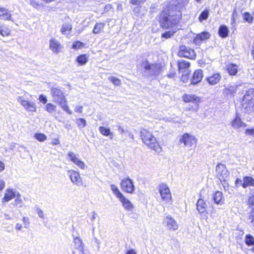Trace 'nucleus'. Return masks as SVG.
I'll use <instances>...</instances> for the list:
<instances>
[{"mask_svg":"<svg viewBox=\"0 0 254 254\" xmlns=\"http://www.w3.org/2000/svg\"><path fill=\"white\" fill-rule=\"evenodd\" d=\"M181 5L180 4H170L167 9L160 14L159 21L161 27L168 28L177 24L181 19Z\"/></svg>","mask_w":254,"mask_h":254,"instance_id":"obj_1","label":"nucleus"},{"mask_svg":"<svg viewBox=\"0 0 254 254\" xmlns=\"http://www.w3.org/2000/svg\"><path fill=\"white\" fill-rule=\"evenodd\" d=\"M50 95L53 99V102L57 104L60 107L69 115L72 114V111L69 109L67 102L61 88L59 86H51L50 87Z\"/></svg>","mask_w":254,"mask_h":254,"instance_id":"obj_2","label":"nucleus"},{"mask_svg":"<svg viewBox=\"0 0 254 254\" xmlns=\"http://www.w3.org/2000/svg\"><path fill=\"white\" fill-rule=\"evenodd\" d=\"M140 137L143 143L156 153H159L162 151V147L151 131L142 128L140 131Z\"/></svg>","mask_w":254,"mask_h":254,"instance_id":"obj_3","label":"nucleus"},{"mask_svg":"<svg viewBox=\"0 0 254 254\" xmlns=\"http://www.w3.org/2000/svg\"><path fill=\"white\" fill-rule=\"evenodd\" d=\"M242 107L246 112L254 111V89H250L246 91L242 101Z\"/></svg>","mask_w":254,"mask_h":254,"instance_id":"obj_4","label":"nucleus"},{"mask_svg":"<svg viewBox=\"0 0 254 254\" xmlns=\"http://www.w3.org/2000/svg\"><path fill=\"white\" fill-rule=\"evenodd\" d=\"M141 67L147 71L149 74L153 76L159 74L161 70L160 64H150L146 60L141 62Z\"/></svg>","mask_w":254,"mask_h":254,"instance_id":"obj_5","label":"nucleus"},{"mask_svg":"<svg viewBox=\"0 0 254 254\" xmlns=\"http://www.w3.org/2000/svg\"><path fill=\"white\" fill-rule=\"evenodd\" d=\"M159 191L163 201L166 203H171L172 197L170 190L165 184H161L158 187Z\"/></svg>","mask_w":254,"mask_h":254,"instance_id":"obj_6","label":"nucleus"},{"mask_svg":"<svg viewBox=\"0 0 254 254\" xmlns=\"http://www.w3.org/2000/svg\"><path fill=\"white\" fill-rule=\"evenodd\" d=\"M216 176L220 182H225L228 178L229 172L225 165L219 163L215 168Z\"/></svg>","mask_w":254,"mask_h":254,"instance_id":"obj_7","label":"nucleus"},{"mask_svg":"<svg viewBox=\"0 0 254 254\" xmlns=\"http://www.w3.org/2000/svg\"><path fill=\"white\" fill-rule=\"evenodd\" d=\"M18 102L28 112H35L37 110V106L34 102L29 101L26 100L24 96H18L17 97Z\"/></svg>","mask_w":254,"mask_h":254,"instance_id":"obj_8","label":"nucleus"},{"mask_svg":"<svg viewBox=\"0 0 254 254\" xmlns=\"http://www.w3.org/2000/svg\"><path fill=\"white\" fill-rule=\"evenodd\" d=\"M68 175L71 182L74 185L80 187L83 185L82 179L80 173L76 171L70 170L67 171Z\"/></svg>","mask_w":254,"mask_h":254,"instance_id":"obj_9","label":"nucleus"},{"mask_svg":"<svg viewBox=\"0 0 254 254\" xmlns=\"http://www.w3.org/2000/svg\"><path fill=\"white\" fill-rule=\"evenodd\" d=\"M179 141L183 143L186 146L191 147L193 144H196L197 139L194 136L185 133L181 136Z\"/></svg>","mask_w":254,"mask_h":254,"instance_id":"obj_10","label":"nucleus"},{"mask_svg":"<svg viewBox=\"0 0 254 254\" xmlns=\"http://www.w3.org/2000/svg\"><path fill=\"white\" fill-rule=\"evenodd\" d=\"M178 55L180 57L190 59H194L196 57L195 52L193 50L184 45L180 47Z\"/></svg>","mask_w":254,"mask_h":254,"instance_id":"obj_11","label":"nucleus"},{"mask_svg":"<svg viewBox=\"0 0 254 254\" xmlns=\"http://www.w3.org/2000/svg\"><path fill=\"white\" fill-rule=\"evenodd\" d=\"M122 190L129 193H132L134 190L133 181L129 178L123 179L121 183Z\"/></svg>","mask_w":254,"mask_h":254,"instance_id":"obj_12","label":"nucleus"},{"mask_svg":"<svg viewBox=\"0 0 254 254\" xmlns=\"http://www.w3.org/2000/svg\"><path fill=\"white\" fill-rule=\"evenodd\" d=\"M67 156L69 160L75 164L80 169L85 170L87 168V166L85 163L80 160L74 153L72 152H69Z\"/></svg>","mask_w":254,"mask_h":254,"instance_id":"obj_13","label":"nucleus"},{"mask_svg":"<svg viewBox=\"0 0 254 254\" xmlns=\"http://www.w3.org/2000/svg\"><path fill=\"white\" fill-rule=\"evenodd\" d=\"M49 48L54 54H58L63 49V46L58 40L52 38L49 41Z\"/></svg>","mask_w":254,"mask_h":254,"instance_id":"obj_14","label":"nucleus"},{"mask_svg":"<svg viewBox=\"0 0 254 254\" xmlns=\"http://www.w3.org/2000/svg\"><path fill=\"white\" fill-rule=\"evenodd\" d=\"M168 229L170 231H176L178 229V224L176 221L170 216H167L164 220Z\"/></svg>","mask_w":254,"mask_h":254,"instance_id":"obj_15","label":"nucleus"},{"mask_svg":"<svg viewBox=\"0 0 254 254\" xmlns=\"http://www.w3.org/2000/svg\"><path fill=\"white\" fill-rule=\"evenodd\" d=\"M182 99L186 103H191L197 106L198 105L200 101V98L194 94H184Z\"/></svg>","mask_w":254,"mask_h":254,"instance_id":"obj_16","label":"nucleus"},{"mask_svg":"<svg viewBox=\"0 0 254 254\" xmlns=\"http://www.w3.org/2000/svg\"><path fill=\"white\" fill-rule=\"evenodd\" d=\"M74 247L76 250H78L81 254H84V245L82 240L78 237L73 238Z\"/></svg>","mask_w":254,"mask_h":254,"instance_id":"obj_17","label":"nucleus"},{"mask_svg":"<svg viewBox=\"0 0 254 254\" xmlns=\"http://www.w3.org/2000/svg\"><path fill=\"white\" fill-rule=\"evenodd\" d=\"M203 76V71L201 69H198L194 71L191 79V83L196 84L200 82Z\"/></svg>","mask_w":254,"mask_h":254,"instance_id":"obj_18","label":"nucleus"},{"mask_svg":"<svg viewBox=\"0 0 254 254\" xmlns=\"http://www.w3.org/2000/svg\"><path fill=\"white\" fill-rule=\"evenodd\" d=\"M119 199L122 203L123 206L126 210L128 211H132L133 209L134 206L133 204L124 195Z\"/></svg>","mask_w":254,"mask_h":254,"instance_id":"obj_19","label":"nucleus"},{"mask_svg":"<svg viewBox=\"0 0 254 254\" xmlns=\"http://www.w3.org/2000/svg\"><path fill=\"white\" fill-rule=\"evenodd\" d=\"M17 193L12 189H7L5 191L4 197L2 198V202H6L10 201L16 196Z\"/></svg>","mask_w":254,"mask_h":254,"instance_id":"obj_20","label":"nucleus"},{"mask_svg":"<svg viewBox=\"0 0 254 254\" xmlns=\"http://www.w3.org/2000/svg\"><path fill=\"white\" fill-rule=\"evenodd\" d=\"M207 204L204 200L201 198H199L196 203V209L198 212L200 214L204 213L206 211Z\"/></svg>","mask_w":254,"mask_h":254,"instance_id":"obj_21","label":"nucleus"},{"mask_svg":"<svg viewBox=\"0 0 254 254\" xmlns=\"http://www.w3.org/2000/svg\"><path fill=\"white\" fill-rule=\"evenodd\" d=\"M221 76L219 73H215L206 78L207 81L210 85H215L220 80Z\"/></svg>","mask_w":254,"mask_h":254,"instance_id":"obj_22","label":"nucleus"},{"mask_svg":"<svg viewBox=\"0 0 254 254\" xmlns=\"http://www.w3.org/2000/svg\"><path fill=\"white\" fill-rule=\"evenodd\" d=\"M0 17L4 20H11V14L6 8L0 7Z\"/></svg>","mask_w":254,"mask_h":254,"instance_id":"obj_23","label":"nucleus"},{"mask_svg":"<svg viewBox=\"0 0 254 254\" xmlns=\"http://www.w3.org/2000/svg\"><path fill=\"white\" fill-rule=\"evenodd\" d=\"M242 186L245 189L248 187H254V179L248 176L244 177Z\"/></svg>","mask_w":254,"mask_h":254,"instance_id":"obj_24","label":"nucleus"},{"mask_svg":"<svg viewBox=\"0 0 254 254\" xmlns=\"http://www.w3.org/2000/svg\"><path fill=\"white\" fill-rule=\"evenodd\" d=\"M223 194L221 191H217L213 195V199L214 202L218 204L223 203Z\"/></svg>","mask_w":254,"mask_h":254,"instance_id":"obj_25","label":"nucleus"},{"mask_svg":"<svg viewBox=\"0 0 254 254\" xmlns=\"http://www.w3.org/2000/svg\"><path fill=\"white\" fill-rule=\"evenodd\" d=\"M232 127L235 129L239 128L241 127H245V124L242 122L240 117L236 116L231 123Z\"/></svg>","mask_w":254,"mask_h":254,"instance_id":"obj_26","label":"nucleus"},{"mask_svg":"<svg viewBox=\"0 0 254 254\" xmlns=\"http://www.w3.org/2000/svg\"><path fill=\"white\" fill-rule=\"evenodd\" d=\"M99 130L102 135L109 136L111 139L113 138L114 133L111 132L110 128H106L104 127H99Z\"/></svg>","mask_w":254,"mask_h":254,"instance_id":"obj_27","label":"nucleus"},{"mask_svg":"<svg viewBox=\"0 0 254 254\" xmlns=\"http://www.w3.org/2000/svg\"><path fill=\"white\" fill-rule=\"evenodd\" d=\"M57 109V106L52 103H47L45 107V111L49 114H53V113L56 112Z\"/></svg>","mask_w":254,"mask_h":254,"instance_id":"obj_28","label":"nucleus"},{"mask_svg":"<svg viewBox=\"0 0 254 254\" xmlns=\"http://www.w3.org/2000/svg\"><path fill=\"white\" fill-rule=\"evenodd\" d=\"M72 28V26L70 24L64 23L61 27V32L64 35L68 34L71 31Z\"/></svg>","mask_w":254,"mask_h":254,"instance_id":"obj_29","label":"nucleus"},{"mask_svg":"<svg viewBox=\"0 0 254 254\" xmlns=\"http://www.w3.org/2000/svg\"><path fill=\"white\" fill-rule=\"evenodd\" d=\"M229 30L228 27L225 25H221L219 29V34L222 38H226L228 36Z\"/></svg>","mask_w":254,"mask_h":254,"instance_id":"obj_30","label":"nucleus"},{"mask_svg":"<svg viewBox=\"0 0 254 254\" xmlns=\"http://www.w3.org/2000/svg\"><path fill=\"white\" fill-rule=\"evenodd\" d=\"M10 30L4 24L0 23V34L2 36H7L10 35Z\"/></svg>","mask_w":254,"mask_h":254,"instance_id":"obj_31","label":"nucleus"},{"mask_svg":"<svg viewBox=\"0 0 254 254\" xmlns=\"http://www.w3.org/2000/svg\"><path fill=\"white\" fill-rule=\"evenodd\" d=\"M227 70L231 75H235L238 71L237 65L235 64H229L227 66Z\"/></svg>","mask_w":254,"mask_h":254,"instance_id":"obj_32","label":"nucleus"},{"mask_svg":"<svg viewBox=\"0 0 254 254\" xmlns=\"http://www.w3.org/2000/svg\"><path fill=\"white\" fill-rule=\"evenodd\" d=\"M237 86L235 85H230L226 87L224 92L226 94H233L237 91Z\"/></svg>","mask_w":254,"mask_h":254,"instance_id":"obj_33","label":"nucleus"},{"mask_svg":"<svg viewBox=\"0 0 254 254\" xmlns=\"http://www.w3.org/2000/svg\"><path fill=\"white\" fill-rule=\"evenodd\" d=\"M110 188L114 194L116 196V197L118 199H119L121 197H122L123 195V194L122 193V192L120 191L118 187L115 185L112 184L110 186Z\"/></svg>","mask_w":254,"mask_h":254,"instance_id":"obj_34","label":"nucleus"},{"mask_svg":"<svg viewBox=\"0 0 254 254\" xmlns=\"http://www.w3.org/2000/svg\"><path fill=\"white\" fill-rule=\"evenodd\" d=\"M105 26V24L103 23H97L95 24L93 30V32L94 34H98L101 32L104 29Z\"/></svg>","mask_w":254,"mask_h":254,"instance_id":"obj_35","label":"nucleus"},{"mask_svg":"<svg viewBox=\"0 0 254 254\" xmlns=\"http://www.w3.org/2000/svg\"><path fill=\"white\" fill-rule=\"evenodd\" d=\"M190 63L183 60L178 62V67L180 70L181 69H187L190 67Z\"/></svg>","mask_w":254,"mask_h":254,"instance_id":"obj_36","label":"nucleus"},{"mask_svg":"<svg viewBox=\"0 0 254 254\" xmlns=\"http://www.w3.org/2000/svg\"><path fill=\"white\" fill-rule=\"evenodd\" d=\"M76 61L81 65L85 64L88 61V57L86 55H82L77 57Z\"/></svg>","mask_w":254,"mask_h":254,"instance_id":"obj_37","label":"nucleus"},{"mask_svg":"<svg viewBox=\"0 0 254 254\" xmlns=\"http://www.w3.org/2000/svg\"><path fill=\"white\" fill-rule=\"evenodd\" d=\"M209 11L208 9L204 10L200 14L198 19L200 22L206 20L209 16Z\"/></svg>","mask_w":254,"mask_h":254,"instance_id":"obj_38","label":"nucleus"},{"mask_svg":"<svg viewBox=\"0 0 254 254\" xmlns=\"http://www.w3.org/2000/svg\"><path fill=\"white\" fill-rule=\"evenodd\" d=\"M15 197L16 198L14 200V205L19 206L20 207L23 206V202L21 198V195L19 192H17V194Z\"/></svg>","mask_w":254,"mask_h":254,"instance_id":"obj_39","label":"nucleus"},{"mask_svg":"<svg viewBox=\"0 0 254 254\" xmlns=\"http://www.w3.org/2000/svg\"><path fill=\"white\" fill-rule=\"evenodd\" d=\"M243 17L244 20L249 23L251 24L253 22V16H251V14L247 12H246L243 14Z\"/></svg>","mask_w":254,"mask_h":254,"instance_id":"obj_40","label":"nucleus"},{"mask_svg":"<svg viewBox=\"0 0 254 254\" xmlns=\"http://www.w3.org/2000/svg\"><path fill=\"white\" fill-rule=\"evenodd\" d=\"M75 123L79 128H83L86 125V122L85 120L82 118H79L76 119Z\"/></svg>","mask_w":254,"mask_h":254,"instance_id":"obj_41","label":"nucleus"},{"mask_svg":"<svg viewBox=\"0 0 254 254\" xmlns=\"http://www.w3.org/2000/svg\"><path fill=\"white\" fill-rule=\"evenodd\" d=\"M109 79L116 86H120L121 84V80L116 77L110 76L109 77Z\"/></svg>","mask_w":254,"mask_h":254,"instance_id":"obj_42","label":"nucleus"},{"mask_svg":"<svg viewBox=\"0 0 254 254\" xmlns=\"http://www.w3.org/2000/svg\"><path fill=\"white\" fill-rule=\"evenodd\" d=\"M245 242L248 245H254V238L253 236L248 235L245 237Z\"/></svg>","mask_w":254,"mask_h":254,"instance_id":"obj_43","label":"nucleus"},{"mask_svg":"<svg viewBox=\"0 0 254 254\" xmlns=\"http://www.w3.org/2000/svg\"><path fill=\"white\" fill-rule=\"evenodd\" d=\"M35 137L39 141L43 142L47 139V136L43 133H36Z\"/></svg>","mask_w":254,"mask_h":254,"instance_id":"obj_44","label":"nucleus"},{"mask_svg":"<svg viewBox=\"0 0 254 254\" xmlns=\"http://www.w3.org/2000/svg\"><path fill=\"white\" fill-rule=\"evenodd\" d=\"M249 220L251 226L254 229V209L250 213Z\"/></svg>","mask_w":254,"mask_h":254,"instance_id":"obj_45","label":"nucleus"},{"mask_svg":"<svg viewBox=\"0 0 254 254\" xmlns=\"http://www.w3.org/2000/svg\"><path fill=\"white\" fill-rule=\"evenodd\" d=\"M38 100L40 103H42L44 105H46L47 104V98L46 96L44 95L43 94H41L39 96Z\"/></svg>","mask_w":254,"mask_h":254,"instance_id":"obj_46","label":"nucleus"},{"mask_svg":"<svg viewBox=\"0 0 254 254\" xmlns=\"http://www.w3.org/2000/svg\"><path fill=\"white\" fill-rule=\"evenodd\" d=\"M174 34V32L171 31H166L162 34V37L165 38L166 39H168L173 36Z\"/></svg>","mask_w":254,"mask_h":254,"instance_id":"obj_47","label":"nucleus"},{"mask_svg":"<svg viewBox=\"0 0 254 254\" xmlns=\"http://www.w3.org/2000/svg\"><path fill=\"white\" fill-rule=\"evenodd\" d=\"M199 36L201 37V40H205L209 38L210 37V34L208 32H203L199 34H198Z\"/></svg>","mask_w":254,"mask_h":254,"instance_id":"obj_48","label":"nucleus"},{"mask_svg":"<svg viewBox=\"0 0 254 254\" xmlns=\"http://www.w3.org/2000/svg\"><path fill=\"white\" fill-rule=\"evenodd\" d=\"M82 46H83L82 43L79 42V41H77V42L73 43L72 47L73 49H76L81 48L82 47Z\"/></svg>","mask_w":254,"mask_h":254,"instance_id":"obj_49","label":"nucleus"},{"mask_svg":"<svg viewBox=\"0 0 254 254\" xmlns=\"http://www.w3.org/2000/svg\"><path fill=\"white\" fill-rule=\"evenodd\" d=\"M36 213L38 215L39 217L41 218L44 219L45 215L43 211L39 208H37L36 209Z\"/></svg>","mask_w":254,"mask_h":254,"instance_id":"obj_50","label":"nucleus"},{"mask_svg":"<svg viewBox=\"0 0 254 254\" xmlns=\"http://www.w3.org/2000/svg\"><path fill=\"white\" fill-rule=\"evenodd\" d=\"M201 38V37L199 36L198 34L197 35L193 40V42L196 45H199L201 43V41H202Z\"/></svg>","mask_w":254,"mask_h":254,"instance_id":"obj_51","label":"nucleus"},{"mask_svg":"<svg viewBox=\"0 0 254 254\" xmlns=\"http://www.w3.org/2000/svg\"><path fill=\"white\" fill-rule=\"evenodd\" d=\"M185 73H184L182 75V80L184 82H187L189 79L188 72L186 70L185 71Z\"/></svg>","mask_w":254,"mask_h":254,"instance_id":"obj_52","label":"nucleus"},{"mask_svg":"<svg viewBox=\"0 0 254 254\" xmlns=\"http://www.w3.org/2000/svg\"><path fill=\"white\" fill-rule=\"evenodd\" d=\"M145 0H131V2L134 5H139L144 2Z\"/></svg>","mask_w":254,"mask_h":254,"instance_id":"obj_53","label":"nucleus"},{"mask_svg":"<svg viewBox=\"0 0 254 254\" xmlns=\"http://www.w3.org/2000/svg\"><path fill=\"white\" fill-rule=\"evenodd\" d=\"M248 204L251 206H254V195L249 197Z\"/></svg>","mask_w":254,"mask_h":254,"instance_id":"obj_54","label":"nucleus"},{"mask_svg":"<svg viewBox=\"0 0 254 254\" xmlns=\"http://www.w3.org/2000/svg\"><path fill=\"white\" fill-rule=\"evenodd\" d=\"M83 107L82 106H76L75 107L74 111L77 113H81L82 112Z\"/></svg>","mask_w":254,"mask_h":254,"instance_id":"obj_55","label":"nucleus"},{"mask_svg":"<svg viewBox=\"0 0 254 254\" xmlns=\"http://www.w3.org/2000/svg\"><path fill=\"white\" fill-rule=\"evenodd\" d=\"M93 240L94 241V242L97 245V249L98 250H99L100 249V240L97 239V238L96 237H94L93 238Z\"/></svg>","mask_w":254,"mask_h":254,"instance_id":"obj_56","label":"nucleus"},{"mask_svg":"<svg viewBox=\"0 0 254 254\" xmlns=\"http://www.w3.org/2000/svg\"><path fill=\"white\" fill-rule=\"evenodd\" d=\"M246 133L248 135H252L254 136V128L246 129Z\"/></svg>","mask_w":254,"mask_h":254,"instance_id":"obj_57","label":"nucleus"},{"mask_svg":"<svg viewBox=\"0 0 254 254\" xmlns=\"http://www.w3.org/2000/svg\"><path fill=\"white\" fill-rule=\"evenodd\" d=\"M97 216V214L95 211L92 212V216L90 218L91 221L92 222H94L95 219L96 218Z\"/></svg>","mask_w":254,"mask_h":254,"instance_id":"obj_58","label":"nucleus"},{"mask_svg":"<svg viewBox=\"0 0 254 254\" xmlns=\"http://www.w3.org/2000/svg\"><path fill=\"white\" fill-rule=\"evenodd\" d=\"M242 181L240 179H237L235 181V185L237 187H239L240 185L242 184Z\"/></svg>","mask_w":254,"mask_h":254,"instance_id":"obj_59","label":"nucleus"},{"mask_svg":"<svg viewBox=\"0 0 254 254\" xmlns=\"http://www.w3.org/2000/svg\"><path fill=\"white\" fill-rule=\"evenodd\" d=\"M60 143V140L58 138L53 139L52 142L53 145H58Z\"/></svg>","mask_w":254,"mask_h":254,"instance_id":"obj_60","label":"nucleus"},{"mask_svg":"<svg viewBox=\"0 0 254 254\" xmlns=\"http://www.w3.org/2000/svg\"><path fill=\"white\" fill-rule=\"evenodd\" d=\"M23 221L27 225H29L30 223L29 218L27 217H23Z\"/></svg>","mask_w":254,"mask_h":254,"instance_id":"obj_61","label":"nucleus"},{"mask_svg":"<svg viewBox=\"0 0 254 254\" xmlns=\"http://www.w3.org/2000/svg\"><path fill=\"white\" fill-rule=\"evenodd\" d=\"M22 228V224L20 223H17L15 225V229L17 230H20Z\"/></svg>","mask_w":254,"mask_h":254,"instance_id":"obj_62","label":"nucleus"},{"mask_svg":"<svg viewBox=\"0 0 254 254\" xmlns=\"http://www.w3.org/2000/svg\"><path fill=\"white\" fill-rule=\"evenodd\" d=\"M5 165L3 162L0 161V172L4 169Z\"/></svg>","mask_w":254,"mask_h":254,"instance_id":"obj_63","label":"nucleus"},{"mask_svg":"<svg viewBox=\"0 0 254 254\" xmlns=\"http://www.w3.org/2000/svg\"><path fill=\"white\" fill-rule=\"evenodd\" d=\"M126 254H136V253L134 250L131 249L127 251Z\"/></svg>","mask_w":254,"mask_h":254,"instance_id":"obj_64","label":"nucleus"}]
</instances>
